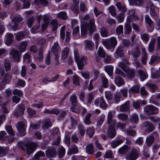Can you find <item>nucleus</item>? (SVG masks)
Masks as SVG:
<instances>
[{"mask_svg": "<svg viewBox=\"0 0 160 160\" xmlns=\"http://www.w3.org/2000/svg\"><path fill=\"white\" fill-rule=\"evenodd\" d=\"M148 57V55L146 52L145 51L143 52L142 54V62L143 64H145L146 63Z\"/></svg>", "mask_w": 160, "mask_h": 160, "instance_id": "4d7b16f0", "label": "nucleus"}, {"mask_svg": "<svg viewBox=\"0 0 160 160\" xmlns=\"http://www.w3.org/2000/svg\"><path fill=\"white\" fill-rule=\"evenodd\" d=\"M116 120L113 118L112 112L111 111H109L108 112L107 115V124L112 125V126H114L116 124Z\"/></svg>", "mask_w": 160, "mask_h": 160, "instance_id": "f8f14e48", "label": "nucleus"}, {"mask_svg": "<svg viewBox=\"0 0 160 160\" xmlns=\"http://www.w3.org/2000/svg\"><path fill=\"white\" fill-rule=\"evenodd\" d=\"M78 5V4H73L72 5L70 8L77 15L78 14L79 12Z\"/></svg>", "mask_w": 160, "mask_h": 160, "instance_id": "de8ad7c7", "label": "nucleus"}, {"mask_svg": "<svg viewBox=\"0 0 160 160\" xmlns=\"http://www.w3.org/2000/svg\"><path fill=\"white\" fill-rule=\"evenodd\" d=\"M142 128L147 133H150L155 129L152 123L148 121H146L142 123Z\"/></svg>", "mask_w": 160, "mask_h": 160, "instance_id": "39448f33", "label": "nucleus"}, {"mask_svg": "<svg viewBox=\"0 0 160 160\" xmlns=\"http://www.w3.org/2000/svg\"><path fill=\"white\" fill-rule=\"evenodd\" d=\"M28 43V42L26 41H23L20 43L19 46V49L21 52H22L26 50Z\"/></svg>", "mask_w": 160, "mask_h": 160, "instance_id": "f704fd0d", "label": "nucleus"}, {"mask_svg": "<svg viewBox=\"0 0 160 160\" xmlns=\"http://www.w3.org/2000/svg\"><path fill=\"white\" fill-rule=\"evenodd\" d=\"M102 83L103 87L104 88H107L108 87V81L105 77H102Z\"/></svg>", "mask_w": 160, "mask_h": 160, "instance_id": "680f3d73", "label": "nucleus"}, {"mask_svg": "<svg viewBox=\"0 0 160 160\" xmlns=\"http://www.w3.org/2000/svg\"><path fill=\"white\" fill-rule=\"evenodd\" d=\"M140 153L138 150L136 148H133L130 153L126 157L127 160H136L138 157Z\"/></svg>", "mask_w": 160, "mask_h": 160, "instance_id": "7ed1b4c3", "label": "nucleus"}, {"mask_svg": "<svg viewBox=\"0 0 160 160\" xmlns=\"http://www.w3.org/2000/svg\"><path fill=\"white\" fill-rule=\"evenodd\" d=\"M129 149V147L128 146L125 145L121 147L118 150V152L121 154L123 155L126 153Z\"/></svg>", "mask_w": 160, "mask_h": 160, "instance_id": "a878e982", "label": "nucleus"}, {"mask_svg": "<svg viewBox=\"0 0 160 160\" xmlns=\"http://www.w3.org/2000/svg\"><path fill=\"white\" fill-rule=\"evenodd\" d=\"M78 152V148L75 145H74L72 146L71 148H69L68 149L67 153L68 155H71L72 154L76 153Z\"/></svg>", "mask_w": 160, "mask_h": 160, "instance_id": "412c9836", "label": "nucleus"}, {"mask_svg": "<svg viewBox=\"0 0 160 160\" xmlns=\"http://www.w3.org/2000/svg\"><path fill=\"white\" fill-rule=\"evenodd\" d=\"M138 73L139 76L140 77L142 81H144L148 77L146 72L142 70H138Z\"/></svg>", "mask_w": 160, "mask_h": 160, "instance_id": "e433bc0d", "label": "nucleus"}, {"mask_svg": "<svg viewBox=\"0 0 160 160\" xmlns=\"http://www.w3.org/2000/svg\"><path fill=\"white\" fill-rule=\"evenodd\" d=\"M59 47L58 42H56L54 43L51 49V52L55 57L56 59H57L58 56H59Z\"/></svg>", "mask_w": 160, "mask_h": 160, "instance_id": "9d476101", "label": "nucleus"}, {"mask_svg": "<svg viewBox=\"0 0 160 160\" xmlns=\"http://www.w3.org/2000/svg\"><path fill=\"white\" fill-rule=\"evenodd\" d=\"M82 108L78 103L71 105L70 107L71 111L77 113H79L80 111L81 108Z\"/></svg>", "mask_w": 160, "mask_h": 160, "instance_id": "aec40b11", "label": "nucleus"}, {"mask_svg": "<svg viewBox=\"0 0 160 160\" xmlns=\"http://www.w3.org/2000/svg\"><path fill=\"white\" fill-rule=\"evenodd\" d=\"M123 142V141L122 139H117L112 142L111 145L113 148H115L117 146L122 143Z\"/></svg>", "mask_w": 160, "mask_h": 160, "instance_id": "c9c22d12", "label": "nucleus"}, {"mask_svg": "<svg viewBox=\"0 0 160 160\" xmlns=\"http://www.w3.org/2000/svg\"><path fill=\"white\" fill-rule=\"evenodd\" d=\"M141 38L144 42H148L149 38V36L148 34L144 33L141 35Z\"/></svg>", "mask_w": 160, "mask_h": 160, "instance_id": "774afa93", "label": "nucleus"}, {"mask_svg": "<svg viewBox=\"0 0 160 160\" xmlns=\"http://www.w3.org/2000/svg\"><path fill=\"white\" fill-rule=\"evenodd\" d=\"M88 29L91 33L95 32L96 29L95 20L93 18L90 19L89 23L85 22L81 27V34L82 37H84L87 34V30Z\"/></svg>", "mask_w": 160, "mask_h": 160, "instance_id": "f257e3e1", "label": "nucleus"}, {"mask_svg": "<svg viewBox=\"0 0 160 160\" xmlns=\"http://www.w3.org/2000/svg\"><path fill=\"white\" fill-rule=\"evenodd\" d=\"M103 45L108 49L114 48L117 44V41L115 37H112L102 42Z\"/></svg>", "mask_w": 160, "mask_h": 160, "instance_id": "f03ea898", "label": "nucleus"}, {"mask_svg": "<svg viewBox=\"0 0 160 160\" xmlns=\"http://www.w3.org/2000/svg\"><path fill=\"white\" fill-rule=\"evenodd\" d=\"M12 22H13L15 23H19L21 22L23 20L22 18L20 16L18 15L11 18Z\"/></svg>", "mask_w": 160, "mask_h": 160, "instance_id": "c03bdc74", "label": "nucleus"}, {"mask_svg": "<svg viewBox=\"0 0 160 160\" xmlns=\"http://www.w3.org/2000/svg\"><path fill=\"white\" fill-rule=\"evenodd\" d=\"M86 151L88 154H92L94 152V148L92 144L88 145L86 147Z\"/></svg>", "mask_w": 160, "mask_h": 160, "instance_id": "b1692460", "label": "nucleus"}, {"mask_svg": "<svg viewBox=\"0 0 160 160\" xmlns=\"http://www.w3.org/2000/svg\"><path fill=\"white\" fill-rule=\"evenodd\" d=\"M14 36L12 34L9 33L7 35V39L6 41V44L9 45L13 42Z\"/></svg>", "mask_w": 160, "mask_h": 160, "instance_id": "72a5a7b5", "label": "nucleus"}, {"mask_svg": "<svg viewBox=\"0 0 160 160\" xmlns=\"http://www.w3.org/2000/svg\"><path fill=\"white\" fill-rule=\"evenodd\" d=\"M12 78L11 76L8 73H6L4 76L2 81L0 83V90L3 89L5 85L9 83Z\"/></svg>", "mask_w": 160, "mask_h": 160, "instance_id": "0eeeda50", "label": "nucleus"}, {"mask_svg": "<svg viewBox=\"0 0 160 160\" xmlns=\"http://www.w3.org/2000/svg\"><path fill=\"white\" fill-rule=\"evenodd\" d=\"M97 53L98 56L101 58H104L105 56V52L101 47H99Z\"/></svg>", "mask_w": 160, "mask_h": 160, "instance_id": "603ef678", "label": "nucleus"}, {"mask_svg": "<svg viewBox=\"0 0 160 160\" xmlns=\"http://www.w3.org/2000/svg\"><path fill=\"white\" fill-rule=\"evenodd\" d=\"M135 47V48L132 50L131 52L133 56L134 61H136L137 58L140 56L141 52L138 44L136 43Z\"/></svg>", "mask_w": 160, "mask_h": 160, "instance_id": "1a4fd4ad", "label": "nucleus"}, {"mask_svg": "<svg viewBox=\"0 0 160 160\" xmlns=\"http://www.w3.org/2000/svg\"><path fill=\"white\" fill-rule=\"evenodd\" d=\"M128 22L125 24V33L127 34H129L131 31L132 28L130 25V21L127 19Z\"/></svg>", "mask_w": 160, "mask_h": 160, "instance_id": "ea45409f", "label": "nucleus"}, {"mask_svg": "<svg viewBox=\"0 0 160 160\" xmlns=\"http://www.w3.org/2000/svg\"><path fill=\"white\" fill-rule=\"evenodd\" d=\"M156 42V40L155 38H153L151 40L148 47V49L149 52H152L154 51V46Z\"/></svg>", "mask_w": 160, "mask_h": 160, "instance_id": "c85d7f7f", "label": "nucleus"}, {"mask_svg": "<svg viewBox=\"0 0 160 160\" xmlns=\"http://www.w3.org/2000/svg\"><path fill=\"white\" fill-rule=\"evenodd\" d=\"M99 103V106L100 108L104 110H106L107 109L108 107V105L106 103L103 96L100 97Z\"/></svg>", "mask_w": 160, "mask_h": 160, "instance_id": "7c9ffc66", "label": "nucleus"}, {"mask_svg": "<svg viewBox=\"0 0 160 160\" xmlns=\"http://www.w3.org/2000/svg\"><path fill=\"white\" fill-rule=\"evenodd\" d=\"M112 152L111 150L107 151L105 152L103 157L106 158H112Z\"/></svg>", "mask_w": 160, "mask_h": 160, "instance_id": "6e6d98bb", "label": "nucleus"}, {"mask_svg": "<svg viewBox=\"0 0 160 160\" xmlns=\"http://www.w3.org/2000/svg\"><path fill=\"white\" fill-rule=\"evenodd\" d=\"M11 55L14 61L19 62L21 58V53L17 50L12 49L10 52Z\"/></svg>", "mask_w": 160, "mask_h": 160, "instance_id": "6e6552de", "label": "nucleus"}, {"mask_svg": "<svg viewBox=\"0 0 160 160\" xmlns=\"http://www.w3.org/2000/svg\"><path fill=\"white\" fill-rule=\"evenodd\" d=\"M45 154L43 152L39 151L35 155L34 158L36 160H38L41 157H43Z\"/></svg>", "mask_w": 160, "mask_h": 160, "instance_id": "052dcab7", "label": "nucleus"}, {"mask_svg": "<svg viewBox=\"0 0 160 160\" xmlns=\"http://www.w3.org/2000/svg\"><path fill=\"white\" fill-rule=\"evenodd\" d=\"M27 148V153L29 155L32 153L35 150L36 146L33 143H28L25 145Z\"/></svg>", "mask_w": 160, "mask_h": 160, "instance_id": "2eb2a0df", "label": "nucleus"}, {"mask_svg": "<svg viewBox=\"0 0 160 160\" xmlns=\"http://www.w3.org/2000/svg\"><path fill=\"white\" fill-rule=\"evenodd\" d=\"M130 106V102L128 101L121 106L120 110L122 112H126L129 109Z\"/></svg>", "mask_w": 160, "mask_h": 160, "instance_id": "f3484780", "label": "nucleus"}, {"mask_svg": "<svg viewBox=\"0 0 160 160\" xmlns=\"http://www.w3.org/2000/svg\"><path fill=\"white\" fill-rule=\"evenodd\" d=\"M17 128L21 135L23 136L25 134V125L23 122H19L16 125Z\"/></svg>", "mask_w": 160, "mask_h": 160, "instance_id": "4468645a", "label": "nucleus"}, {"mask_svg": "<svg viewBox=\"0 0 160 160\" xmlns=\"http://www.w3.org/2000/svg\"><path fill=\"white\" fill-rule=\"evenodd\" d=\"M5 129L9 134L12 136L14 135V132L11 126L8 125L5 128Z\"/></svg>", "mask_w": 160, "mask_h": 160, "instance_id": "13d9d810", "label": "nucleus"}, {"mask_svg": "<svg viewBox=\"0 0 160 160\" xmlns=\"http://www.w3.org/2000/svg\"><path fill=\"white\" fill-rule=\"evenodd\" d=\"M113 67L112 66H107L105 67V70L106 72L110 76L112 79H113L112 76Z\"/></svg>", "mask_w": 160, "mask_h": 160, "instance_id": "c756f323", "label": "nucleus"}, {"mask_svg": "<svg viewBox=\"0 0 160 160\" xmlns=\"http://www.w3.org/2000/svg\"><path fill=\"white\" fill-rule=\"evenodd\" d=\"M116 53L118 56L122 57L124 55L122 47L120 46L118 47L116 51Z\"/></svg>", "mask_w": 160, "mask_h": 160, "instance_id": "8fccbe9b", "label": "nucleus"}, {"mask_svg": "<svg viewBox=\"0 0 160 160\" xmlns=\"http://www.w3.org/2000/svg\"><path fill=\"white\" fill-rule=\"evenodd\" d=\"M144 111L146 114L149 115L156 114L158 112V108L151 105L146 106L144 108Z\"/></svg>", "mask_w": 160, "mask_h": 160, "instance_id": "20e7f679", "label": "nucleus"}, {"mask_svg": "<svg viewBox=\"0 0 160 160\" xmlns=\"http://www.w3.org/2000/svg\"><path fill=\"white\" fill-rule=\"evenodd\" d=\"M109 12L113 17H115L116 15V12L115 7L113 6H111L108 8Z\"/></svg>", "mask_w": 160, "mask_h": 160, "instance_id": "e2e57ef3", "label": "nucleus"}, {"mask_svg": "<svg viewBox=\"0 0 160 160\" xmlns=\"http://www.w3.org/2000/svg\"><path fill=\"white\" fill-rule=\"evenodd\" d=\"M115 83L118 87H120L125 84V82L122 78L119 76L115 78Z\"/></svg>", "mask_w": 160, "mask_h": 160, "instance_id": "5701e85b", "label": "nucleus"}, {"mask_svg": "<svg viewBox=\"0 0 160 160\" xmlns=\"http://www.w3.org/2000/svg\"><path fill=\"white\" fill-rule=\"evenodd\" d=\"M145 22L150 27H152L153 26V22L148 15H146L145 16Z\"/></svg>", "mask_w": 160, "mask_h": 160, "instance_id": "a19ab883", "label": "nucleus"}, {"mask_svg": "<svg viewBox=\"0 0 160 160\" xmlns=\"http://www.w3.org/2000/svg\"><path fill=\"white\" fill-rule=\"evenodd\" d=\"M70 101L71 102V105L78 103L77 101V98L75 95H72L70 97Z\"/></svg>", "mask_w": 160, "mask_h": 160, "instance_id": "09e8293b", "label": "nucleus"}, {"mask_svg": "<svg viewBox=\"0 0 160 160\" xmlns=\"http://www.w3.org/2000/svg\"><path fill=\"white\" fill-rule=\"evenodd\" d=\"M160 62V57L155 55H152L151 57L149 63L152 65L155 62Z\"/></svg>", "mask_w": 160, "mask_h": 160, "instance_id": "cd10ccee", "label": "nucleus"}, {"mask_svg": "<svg viewBox=\"0 0 160 160\" xmlns=\"http://www.w3.org/2000/svg\"><path fill=\"white\" fill-rule=\"evenodd\" d=\"M107 134L108 136L111 138L115 137L116 134V132L114 126L109 125L107 129Z\"/></svg>", "mask_w": 160, "mask_h": 160, "instance_id": "ddd939ff", "label": "nucleus"}, {"mask_svg": "<svg viewBox=\"0 0 160 160\" xmlns=\"http://www.w3.org/2000/svg\"><path fill=\"white\" fill-rule=\"evenodd\" d=\"M116 5L119 11L123 12H125L127 11V9L125 5L122 4L121 2H117Z\"/></svg>", "mask_w": 160, "mask_h": 160, "instance_id": "393cba45", "label": "nucleus"}, {"mask_svg": "<svg viewBox=\"0 0 160 160\" xmlns=\"http://www.w3.org/2000/svg\"><path fill=\"white\" fill-rule=\"evenodd\" d=\"M139 86L138 85H136L132 87L129 90V91L130 92L137 93L139 92Z\"/></svg>", "mask_w": 160, "mask_h": 160, "instance_id": "864d4df0", "label": "nucleus"}, {"mask_svg": "<svg viewBox=\"0 0 160 160\" xmlns=\"http://www.w3.org/2000/svg\"><path fill=\"white\" fill-rule=\"evenodd\" d=\"M154 8V6L152 3H151L150 7V14L152 16L154 19H156L158 18V14L156 12Z\"/></svg>", "mask_w": 160, "mask_h": 160, "instance_id": "4be33fe9", "label": "nucleus"}, {"mask_svg": "<svg viewBox=\"0 0 160 160\" xmlns=\"http://www.w3.org/2000/svg\"><path fill=\"white\" fill-rule=\"evenodd\" d=\"M91 116V114L90 113H88L86 115L84 121L86 125H89L92 122L90 120Z\"/></svg>", "mask_w": 160, "mask_h": 160, "instance_id": "4c0bfd02", "label": "nucleus"}, {"mask_svg": "<svg viewBox=\"0 0 160 160\" xmlns=\"http://www.w3.org/2000/svg\"><path fill=\"white\" fill-rule=\"evenodd\" d=\"M57 17L58 18L66 19L67 18V16L66 12H61L58 14Z\"/></svg>", "mask_w": 160, "mask_h": 160, "instance_id": "338daca9", "label": "nucleus"}, {"mask_svg": "<svg viewBox=\"0 0 160 160\" xmlns=\"http://www.w3.org/2000/svg\"><path fill=\"white\" fill-rule=\"evenodd\" d=\"M116 33L118 35H120L123 32V26L120 25L118 26L116 29Z\"/></svg>", "mask_w": 160, "mask_h": 160, "instance_id": "bf43d9fd", "label": "nucleus"}, {"mask_svg": "<svg viewBox=\"0 0 160 160\" xmlns=\"http://www.w3.org/2000/svg\"><path fill=\"white\" fill-rule=\"evenodd\" d=\"M118 65L119 67L125 72L127 73L129 70V67L122 62H119Z\"/></svg>", "mask_w": 160, "mask_h": 160, "instance_id": "79ce46f5", "label": "nucleus"}, {"mask_svg": "<svg viewBox=\"0 0 160 160\" xmlns=\"http://www.w3.org/2000/svg\"><path fill=\"white\" fill-rule=\"evenodd\" d=\"M4 65L6 71L8 72L10 71L11 69L10 63L5 60L4 62Z\"/></svg>", "mask_w": 160, "mask_h": 160, "instance_id": "0e129e2a", "label": "nucleus"}, {"mask_svg": "<svg viewBox=\"0 0 160 160\" xmlns=\"http://www.w3.org/2000/svg\"><path fill=\"white\" fill-rule=\"evenodd\" d=\"M158 136V133L155 132L147 137L146 139V142L148 146H151L154 142L155 138Z\"/></svg>", "mask_w": 160, "mask_h": 160, "instance_id": "423d86ee", "label": "nucleus"}, {"mask_svg": "<svg viewBox=\"0 0 160 160\" xmlns=\"http://www.w3.org/2000/svg\"><path fill=\"white\" fill-rule=\"evenodd\" d=\"M25 109V106L23 104L19 105L17 109L14 112V115L16 117H18L24 114Z\"/></svg>", "mask_w": 160, "mask_h": 160, "instance_id": "9b49d317", "label": "nucleus"}, {"mask_svg": "<svg viewBox=\"0 0 160 160\" xmlns=\"http://www.w3.org/2000/svg\"><path fill=\"white\" fill-rule=\"evenodd\" d=\"M135 71L133 69H129V70L128 71L127 73L128 77L130 78H133L135 77Z\"/></svg>", "mask_w": 160, "mask_h": 160, "instance_id": "5fc2aeb1", "label": "nucleus"}, {"mask_svg": "<svg viewBox=\"0 0 160 160\" xmlns=\"http://www.w3.org/2000/svg\"><path fill=\"white\" fill-rule=\"evenodd\" d=\"M100 33L101 36L103 37H107L109 36V32L107 28L102 27L100 29Z\"/></svg>", "mask_w": 160, "mask_h": 160, "instance_id": "2f4dec72", "label": "nucleus"}, {"mask_svg": "<svg viewBox=\"0 0 160 160\" xmlns=\"http://www.w3.org/2000/svg\"><path fill=\"white\" fill-rule=\"evenodd\" d=\"M42 128L44 129H46L48 127L52 126V123L49 118H47L43 121Z\"/></svg>", "mask_w": 160, "mask_h": 160, "instance_id": "bb28decb", "label": "nucleus"}, {"mask_svg": "<svg viewBox=\"0 0 160 160\" xmlns=\"http://www.w3.org/2000/svg\"><path fill=\"white\" fill-rule=\"evenodd\" d=\"M28 34V32H19L15 34L16 39L17 41H19L24 38Z\"/></svg>", "mask_w": 160, "mask_h": 160, "instance_id": "6ab92c4d", "label": "nucleus"}, {"mask_svg": "<svg viewBox=\"0 0 160 160\" xmlns=\"http://www.w3.org/2000/svg\"><path fill=\"white\" fill-rule=\"evenodd\" d=\"M139 118L138 115L136 113H133L131 118V121L132 122L136 123L138 121Z\"/></svg>", "mask_w": 160, "mask_h": 160, "instance_id": "a18cd8bd", "label": "nucleus"}, {"mask_svg": "<svg viewBox=\"0 0 160 160\" xmlns=\"http://www.w3.org/2000/svg\"><path fill=\"white\" fill-rule=\"evenodd\" d=\"M51 27L52 31H55L58 28V23L56 20H52L51 23Z\"/></svg>", "mask_w": 160, "mask_h": 160, "instance_id": "37998d69", "label": "nucleus"}, {"mask_svg": "<svg viewBox=\"0 0 160 160\" xmlns=\"http://www.w3.org/2000/svg\"><path fill=\"white\" fill-rule=\"evenodd\" d=\"M87 58L85 56L82 57L80 59L79 58L78 60L76 61L77 63L78 69L81 70L83 68V65L85 63H86Z\"/></svg>", "mask_w": 160, "mask_h": 160, "instance_id": "dca6fc26", "label": "nucleus"}, {"mask_svg": "<svg viewBox=\"0 0 160 160\" xmlns=\"http://www.w3.org/2000/svg\"><path fill=\"white\" fill-rule=\"evenodd\" d=\"M86 132L87 134L90 138L93 136L95 132L94 129L91 127L88 128L86 130Z\"/></svg>", "mask_w": 160, "mask_h": 160, "instance_id": "3c124183", "label": "nucleus"}, {"mask_svg": "<svg viewBox=\"0 0 160 160\" xmlns=\"http://www.w3.org/2000/svg\"><path fill=\"white\" fill-rule=\"evenodd\" d=\"M69 52V49L68 48H65L62 51V58L63 60L65 59L68 57Z\"/></svg>", "mask_w": 160, "mask_h": 160, "instance_id": "473e14b6", "label": "nucleus"}, {"mask_svg": "<svg viewBox=\"0 0 160 160\" xmlns=\"http://www.w3.org/2000/svg\"><path fill=\"white\" fill-rule=\"evenodd\" d=\"M105 98L108 100H111L112 98V95L111 93L109 91H106L105 92Z\"/></svg>", "mask_w": 160, "mask_h": 160, "instance_id": "69168bd1", "label": "nucleus"}, {"mask_svg": "<svg viewBox=\"0 0 160 160\" xmlns=\"http://www.w3.org/2000/svg\"><path fill=\"white\" fill-rule=\"evenodd\" d=\"M46 153L47 157L52 158L56 156V151L54 148H51L46 151Z\"/></svg>", "mask_w": 160, "mask_h": 160, "instance_id": "a211bd4d", "label": "nucleus"}, {"mask_svg": "<svg viewBox=\"0 0 160 160\" xmlns=\"http://www.w3.org/2000/svg\"><path fill=\"white\" fill-rule=\"evenodd\" d=\"M146 85L149 88L150 91L152 92H155L157 89V86L154 84L148 83L146 84Z\"/></svg>", "mask_w": 160, "mask_h": 160, "instance_id": "49530a36", "label": "nucleus"}, {"mask_svg": "<svg viewBox=\"0 0 160 160\" xmlns=\"http://www.w3.org/2000/svg\"><path fill=\"white\" fill-rule=\"evenodd\" d=\"M79 133L81 137H83L85 133V129L83 125L82 124H79L78 127Z\"/></svg>", "mask_w": 160, "mask_h": 160, "instance_id": "58836bf2", "label": "nucleus"}]
</instances>
